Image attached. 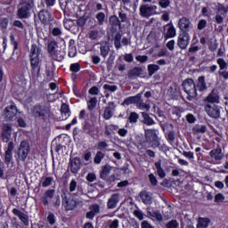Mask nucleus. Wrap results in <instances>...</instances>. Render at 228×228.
I'll return each instance as SVG.
<instances>
[{
  "label": "nucleus",
  "instance_id": "nucleus-1",
  "mask_svg": "<svg viewBox=\"0 0 228 228\" xmlns=\"http://www.w3.org/2000/svg\"><path fill=\"white\" fill-rule=\"evenodd\" d=\"M31 111L35 118L44 119L51 113V105L47 102L38 103L32 108Z\"/></svg>",
  "mask_w": 228,
  "mask_h": 228
},
{
  "label": "nucleus",
  "instance_id": "nucleus-2",
  "mask_svg": "<svg viewBox=\"0 0 228 228\" xmlns=\"http://www.w3.org/2000/svg\"><path fill=\"white\" fill-rule=\"evenodd\" d=\"M33 6H35L33 0H21L18 5L17 15L19 19H28Z\"/></svg>",
  "mask_w": 228,
  "mask_h": 228
},
{
  "label": "nucleus",
  "instance_id": "nucleus-3",
  "mask_svg": "<svg viewBox=\"0 0 228 228\" xmlns=\"http://www.w3.org/2000/svg\"><path fill=\"white\" fill-rule=\"evenodd\" d=\"M183 88L187 94L188 101H193L197 97V87L195 82L191 78H187L183 82Z\"/></svg>",
  "mask_w": 228,
  "mask_h": 228
},
{
  "label": "nucleus",
  "instance_id": "nucleus-4",
  "mask_svg": "<svg viewBox=\"0 0 228 228\" xmlns=\"http://www.w3.org/2000/svg\"><path fill=\"white\" fill-rule=\"evenodd\" d=\"M141 17L144 19H149V17H152V15H158V6L152 4H142L139 8Z\"/></svg>",
  "mask_w": 228,
  "mask_h": 228
},
{
  "label": "nucleus",
  "instance_id": "nucleus-5",
  "mask_svg": "<svg viewBox=\"0 0 228 228\" xmlns=\"http://www.w3.org/2000/svg\"><path fill=\"white\" fill-rule=\"evenodd\" d=\"M177 28L182 33H190L193 29V23H191L190 18L183 16L178 20Z\"/></svg>",
  "mask_w": 228,
  "mask_h": 228
},
{
  "label": "nucleus",
  "instance_id": "nucleus-6",
  "mask_svg": "<svg viewBox=\"0 0 228 228\" xmlns=\"http://www.w3.org/2000/svg\"><path fill=\"white\" fill-rule=\"evenodd\" d=\"M111 170H113V167L110 165H106L103 167L100 177L109 184H111V183H115V175H110Z\"/></svg>",
  "mask_w": 228,
  "mask_h": 228
},
{
  "label": "nucleus",
  "instance_id": "nucleus-7",
  "mask_svg": "<svg viewBox=\"0 0 228 228\" xmlns=\"http://www.w3.org/2000/svg\"><path fill=\"white\" fill-rule=\"evenodd\" d=\"M204 110L210 118H220V110H222V107L216 104H204Z\"/></svg>",
  "mask_w": 228,
  "mask_h": 228
},
{
  "label": "nucleus",
  "instance_id": "nucleus-8",
  "mask_svg": "<svg viewBox=\"0 0 228 228\" xmlns=\"http://www.w3.org/2000/svg\"><path fill=\"white\" fill-rule=\"evenodd\" d=\"M190 34L188 32H180L177 37V45L180 49L184 50L188 49L190 45Z\"/></svg>",
  "mask_w": 228,
  "mask_h": 228
},
{
  "label": "nucleus",
  "instance_id": "nucleus-9",
  "mask_svg": "<svg viewBox=\"0 0 228 228\" xmlns=\"http://www.w3.org/2000/svg\"><path fill=\"white\" fill-rule=\"evenodd\" d=\"M204 104H220V94L218 91L213 89L208 96L204 98Z\"/></svg>",
  "mask_w": 228,
  "mask_h": 228
},
{
  "label": "nucleus",
  "instance_id": "nucleus-10",
  "mask_svg": "<svg viewBox=\"0 0 228 228\" xmlns=\"http://www.w3.org/2000/svg\"><path fill=\"white\" fill-rule=\"evenodd\" d=\"M145 138L147 142H154L152 144L153 148L159 147V140L158 139V134H156V130L148 129L145 130Z\"/></svg>",
  "mask_w": 228,
  "mask_h": 228
},
{
  "label": "nucleus",
  "instance_id": "nucleus-11",
  "mask_svg": "<svg viewBox=\"0 0 228 228\" xmlns=\"http://www.w3.org/2000/svg\"><path fill=\"white\" fill-rule=\"evenodd\" d=\"M18 152L22 161H26L28 154H29V142L28 141H22L18 149Z\"/></svg>",
  "mask_w": 228,
  "mask_h": 228
},
{
  "label": "nucleus",
  "instance_id": "nucleus-12",
  "mask_svg": "<svg viewBox=\"0 0 228 228\" xmlns=\"http://www.w3.org/2000/svg\"><path fill=\"white\" fill-rule=\"evenodd\" d=\"M164 29L166 31L164 37L167 40H168V38H175V37H177V30L172 21L165 25Z\"/></svg>",
  "mask_w": 228,
  "mask_h": 228
},
{
  "label": "nucleus",
  "instance_id": "nucleus-13",
  "mask_svg": "<svg viewBox=\"0 0 228 228\" xmlns=\"http://www.w3.org/2000/svg\"><path fill=\"white\" fill-rule=\"evenodd\" d=\"M62 206L65 211H74L77 208V200L73 198H64L62 200Z\"/></svg>",
  "mask_w": 228,
  "mask_h": 228
},
{
  "label": "nucleus",
  "instance_id": "nucleus-14",
  "mask_svg": "<svg viewBox=\"0 0 228 228\" xmlns=\"http://www.w3.org/2000/svg\"><path fill=\"white\" fill-rule=\"evenodd\" d=\"M13 159V142H8L7 148L4 152V163L7 167L10 166Z\"/></svg>",
  "mask_w": 228,
  "mask_h": 228
},
{
  "label": "nucleus",
  "instance_id": "nucleus-15",
  "mask_svg": "<svg viewBox=\"0 0 228 228\" xmlns=\"http://www.w3.org/2000/svg\"><path fill=\"white\" fill-rule=\"evenodd\" d=\"M83 130L84 133L91 136V138H95L99 134L97 128L95 127V125L90 123H86L83 126Z\"/></svg>",
  "mask_w": 228,
  "mask_h": 228
},
{
  "label": "nucleus",
  "instance_id": "nucleus-16",
  "mask_svg": "<svg viewBox=\"0 0 228 228\" xmlns=\"http://www.w3.org/2000/svg\"><path fill=\"white\" fill-rule=\"evenodd\" d=\"M12 214L22 222V224L26 226L29 225V216L24 214V212L19 210L18 208L12 209Z\"/></svg>",
  "mask_w": 228,
  "mask_h": 228
},
{
  "label": "nucleus",
  "instance_id": "nucleus-17",
  "mask_svg": "<svg viewBox=\"0 0 228 228\" xmlns=\"http://www.w3.org/2000/svg\"><path fill=\"white\" fill-rule=\"evenodd\" d=\"M115 102H110L103 113V118L105 120H110V118L113 117V114L115 113Z\"/></svg>",
  "mask_w": 228,
  "mask_h": 228
},
{
  "label": "nucleus",
  "instance_id": "nucleus-18",
  "mask_svg": "<svg viewBox=\"0 0 228 228\" xmlns=\"http://www.w3.org/2000/svg\"><path fill=\"white\" fill-rule=\"evenodd\" d=\"M3 142L8 143L10 138H12V125L4 124L2 132Z\"/></svg>",
  "mask_w": 228,
  "mask_h": 228
},
{
  "label": "nucleus",
  "instance_id": "nucleus-19",
  "mask_svg": "<svg viewBox=\"0 0 228 228\" xmlns=\"http://www.w3.org/2000/svg\"><path fill=\"white\" fill-rule=\"evenodd\" d=\"M119 200H120V194H118V193L112 194L107 202L108 209H115V208H117V204H118Z\"/></svg>",
  "mask_w": 228,
  "mask_h": 228
},
{
  "label": "nucleus",
  "instance_id": "nucleus-20",
  "mask_svg": "<svg viewBox=\"0 0 228 228\" xmlns=\"http://www.w3.org/2000/svg\"><path fill=\"white\" fill-rule=\"evenodd\" d=\"M54 193H56V191H54V189L47 190L45 192L44 196L41 198L42 204H44V206H49V199L54 200Z\"/></svg>",
  "mask_w": 228,
  "mask_h": 228
},
{
  "label": "nucleus",
  "instance_id": "nucleus-21",
  "mask_svg": "<svg viewBox=\"0 0 228 228\" xmlns=\"http://www.w3.org/2000/svg\"><path fill=\"white\" fill-rule=\"evenodd\" d=\"M4 115L6 120H12L13 117L17 115V107L11 105L10 107L5 108L4 110Z\"/></svg>",
  "mask_w": 228,
  "mask_h": 228
},
{
  "label": "nucleus",
  "instance_id": "nucleus-22",
  "mask_svg": "<svg viewBox=\"0 0 228 228\" xmlns=\"http://www.w3.org/2000/svg\"><path fill=\"white\" fill-rule=\"evenodd\" d=\"M81 169V159L76 157L70 159V170L72 174H77Z\"/></svg>",
  "mask_w": 228,
  "mask_h": 228
},
{
  "label": "nucleus",
  "instance_id": "nucleus-23",
  "mask_svg": "<svg viewBox=\"0 0 228 228\" xmlns=\"http://www.w3.org/2000/svg\"><path fill=\"white\" fill-rule=\"evenodd\" d=\"M55 57H53V60H54L55 61H63L65 55L67 54V51L65 50L64 46H59V48H57L55 50Z\"/></svg>",
  "mask_w": 228,
  "mask_h": 228
},
{
  "label": "nucleus",
  "instance_id": "nucleus-24",
  "mask_svg": "<svg viewBox=\"0 0 228 228\" xmlns=\"http://www.w3.org/2000/svg\"><path fill=\"white\" fill-rule=\"evenodd\" d=\"M209 156L210 158H212V159H215L217 164L219 163V161H222L224 159V154L222 153V149L220 148L210 151Z\"/></svg>",
  "mask_w": 228,
  "mask_h": 228
},
{
  "label": "nucleus",
  "instance_id": "nucleus-25",
  "mask_svg": "<svg viewBox=\"0 0 228 228\" xmlns=\"http://www.w3.org/2000/svg\"><path fill=\"white\" fill-rule=\"evenodd\" d=\"M140 199L143 204H146V206L152 204V193L147 191H142L140 192Z\"/></svg>",
  "mask_w": 228,
  "mask_h": 228
},
{
  "label": "nucleus",
  "instance_id": "nucleus-26",
  "mask_svg": "<svg viewBox=\"0 0 228 228\" xmlns=\"http://www.w3.org/2000/svg\"><path fill=\"white\" fill-rule=\"evenodd\" d=\"M39 20L43 24H48L51 22V12L46 10H41L38 13Z\"/></svg>",
  "mask_w": 228,
  "mask_h": 228
},
{
  "label": "nucleus",
  "instance_id": "nucleus-27",
  "mask_svg": "<svg viewBox=\"0 0 228 228\" xmlns=\"http://www.w3.org/2000/svg\"><path fill=\"white\" fill-rule=\"evenodd\" d=\"M196 88L199 92H206L208 90V84H206V77L204 76L199 77Z\"/></svg>",
  "mask_w": 228,
  "mask_h": 228
},
{
  "label": "nucleus",
  "instance_id": "nucleus-28",
  "mask_svg": "<svg viewBox=\"0 0 228 228\" xmlns=\"http://www.w3.org/2000/svg\"><path fill=\"white\" fill-rule=\"evenodd\" d=\"M137 102H140V94L126 98L122 102V106H131V104H136Z\"/></svg>",
  "mask_w": 228,
  "mask_h": 228
},
{
  "label": "nucleus",
  "instance_id": "nucleus-29",
  "mask_svg": "<svg viewBox=\"0 0 228 228\" xmlns=\"http://www.w3.org/2000/svg\"><path fill=\"white\" fill-rule=\"evenodd\" d=\"M142 72L143 69L142 68L135 67L128 72V77L129 79H136V77H140V76H142Z\"/></svg>",
  "mask_w": 228,
  "mask_h": 228
},
{
  "label": "nucleus",
  "instance_id": "nucleus-30",
  "mask_svg": "<svg viewBox=\"0 0 228 228\" xmlns=\"http://www.w3.org/2000/svg\"><path fill=\"white\" fill-rule=\"evenodd\" d=\"M100 53L102 58H107L110 54V45L107 42H102L100 44Z\"/></svg>",
  "mask_w": 228,
  "mask_h": 228
},
{
  "label": "nucleus",
  "instance_id": "nucleus-31",
  "mask_svg": "<svg viewBox=\"0 0 228 228\" xmlns=\"http://www.w3.org/2000/svg\"><path fill=\"white\" fill-rule=\"evenodd\" d=\"M59 48L60 46H58V43H56L55 41H52L48 44V53L52 59L53 58V56L56 57L54 53H56V50Z\"/></svg>",
  "mask_w": 228,
  "mask_h": 228
},
{
  "label": "nucleus",
  "instance_id": "nucleus-32",
  "mask_svg": "<svg viewBox=\"0 0 228 228\" xmlns=\"http://www.w3.org/2000/svg\"><path fill=\"white\" fill-rule=\"evenodd\" d=\"M211 220L208 217H199L197 228H208Z\"/></svg>",
  "mask_w": 228,
  "mask_h": 228
},
{
  "label": "nucleus",
  "instance_id": "nucleus-33",
  "mask_svg": "<svg viewBox=\"0 0 228 228\" xmlns=\"http://www.w3.org/2000/svg\"><path fill=\"white\" fill-rule=\"evenodd\" d=\"M155 167L159 177H160V179H165V177H167V173H165V169L161 167V160L155 162Z\"/></svg>",
  "mask_w": 228,
  "mask_h": 228
},
{
  "label": "nucleus",
  "instance_id": "nucleus-34",
  "mask_svg": "<svg viewBox=\"0 0 228 228\" xmlns=\"http://www.w3.org/2000/svg\"><path fill=\"white\" fill-rule=\"evenodd\" d=\"M142 118H143V124L146 126H154L156 124V121L147 112H142Z\"/></svg>",
  "mask_w": 228,
  "mask_h": 228
},
{
  "label": "nucleus",
  "instance_id": "nucleus-35",
  "mask_svg": "<svg viewBox=\"0 0 228 228\" xmlns=\"http://www.w3.org/2000/svg\"><path fill=\"white\" fill-rule=\"evenodd\" d=\"M61 113L62 117H65V119L70 117V109L67 103H62L61 107Z\"/></svg>",
  "mask_w": 228,
  "mask_h": 228
},
{
  "label": "nucleus",
  "instance_id": "nucleus-36",
  "mask_svg": "<svg viewBox=\"0 0 228 228\" xmlns=\"http://www.w3.org/2000/svg\"><path fill=\"white\" fill-rule=\"evenodd\" d=\"M53 181H54L53 177H51V176L43 177L41 179V185L43 188H48V186H51V184H53Z\"/></svg>",
  "mask_w": 228,
  "mask_h": 228
},
{
  "label": "nucleus",
  "instance_id": "nucleus-37",
  "mask_svg": "<svg viewBox=\"0 0 228 228\" xmlns=\"http://www.w3.org/2000/svg\"><path fill=\"white\" fill-rule=\"evenodd\" d=\"M50 33L56 38H61V36L63 35V31L60 27L53 28L52 29H50Z\"/></svg>",
  "mask_w": 228,
  "mask_h": 228
},
{
  "label": "nucleus",
  "instance_id": "nucleus-38",
  "mask_svg": "<svg viewBox=\"0 0 228 228\" xmlns=\"http://www.w3.org/2000/svg\"><path fill=\"white\" fill-rule=\"evenodd\" d=\"M135 104H136L138 110H146V111H149V110H151V105L143 102L141 96H139V102Z\"/></svg>",
  "mask_w": 228,
  "mask_h": 228
},
{
  "label": "nucleus",
  "instance_id": "nucleus-39",
  "mask_svg": "<svg viewBox=\"0 0 228 228\" xmlns=\"http://www.w3.org/2000/svg\"><path fill=\"white\" fill-rule=\"evenodd\" d=\"M216 63L219 65V70H227L228 62L224 58L217 59Z\"/></svg>",
  "mask_w": 228,
  "mask_h": 228
},
{
  "label": "nucleus",
  "instance_id": "nucleus-40",
  "mask_svg": "<svg viewBox=\"0 0 228 228\" xmlns=\"http://www.w3.org/2000/svg\"><path fill=\"white\" fill-rule=\"evenodd\" d=\"M97 106V97H91L89 101H87V109L89 111H92Z\"/></svg>",
  "mask_w": 228,
  "mask_h": 228
},
{
  "label": "nucleus",
  "instance_id": "nucleus-41",
  "mask_svg": "<svg viewBox=\"0 0 228 228\" xmlns=\"http://www.w3.org/2000/svg\"><path fill=\"white\" fill-rule=\"evenodd\" d=\"M159 70V66L158 64H149L148 65V74L149 76H154L156 72Z\"/></svg>",
  "mask_w": 228,
  "mask_h": 228
},
{
  "label": "nucleus",
  "instance_id": "nucleus-42",
  "mask_svg": "<svg viewBox=\"0 0 228 228\" xmlns=\"http://www.w3.org/2000/svg\"><path fill=\"white\" fill-rule=\"evenodd\" d=\"M40 56V50L37 45H32L30 48V58L39 57Z\"/></svg>",
  "mask_w": 228,
  "mask_h": 228
},
{
  "label": "nucleus",
  "instance_id": "nucleus-43",
  "mask_svg": "<svg viewBox=\"0 0 228 228\" xmlns=\"http://www.w3.org/2000/svg\"><path fill=\"white\" fill-rule=\"evenodd\" d=\"M121 40L122 35H120V33L116 34L114 37V46L118 50L122 48V44L120 43Z\"/></svg>",
  "mask_w": 228,
  "mask_h": 228
},
{
  "label": "nucleus",
  "instance_id": "nucleus-44",
  "mask_svg": "<svg viewBox=\"0 0 228 228\" xmlns=\"http://www.w3.org/2000/svg\"><path fill=\"white\" fill-rule=\"evenodd\" d=\"M95 19L97 20L99 26H102L106 20V14L104 12H98L95 15Z\"/></svg>",
  "mask_w": 228,
  "mask_h": 228
},
{
  "label": "nucleus",
  "instance_id": "nucleus-45",
  "mask_svg": "<svg viewBox=\"0 0 228 228\" xmlns=\"http://www.w3.org/2000/svg\"><path fill=\"white\" fill-rule=\"evenodd\" d=\"M107 225L109 228H118L120 227V221L118 219H114V220L110 219L107 222Z\"/></svg>",
  "mask_w": 228,
  "mask_h": 228
},
{
  "label": "nucleus",
  "instance_id": "nucleus-46",
  "mask_svg": "<svg viewBox=\"0 0 228 228\" xmlns=\"http://www.w3.org/2000/svg\"><path fill=\"white\" fill-rule=\"evenodd\" d=\"M149 216H151V218H156L158 222H162L163 221V216L159 211H152L149 212Z\"/></svg>",
  "mask_w": 228,
  "mask_h": 228
},
{
  "label": "nucleus",
  "instance_id": "nucleus-47",
  "mask_svg": "<svg viewBox=\"0 0 228 228\" xmlns=\"http://www.w3.org/2000/svg\"><path fill=\"white\" fill-rule=\"evenodd\" d=\"M138 118H140V116H138V113L132 112L128 117V122H130V124H136V122H138Z\"/></svg>",
  "mask_w": 228,
  "mask_h": 228
},
{
  "label": "nucleus",
  "instance_id": "nucleus-48",
  "mask_svg": "<svg viewBox=\"0 0 228 228\" xmlns=\"http://www.w3.org/2000/svg\"><path fill=\"white\" fill-rule=\"evenodd\" d=\"M104 156H105V154L102 151H97L96 155L94 157V163L96 165H100L101 161H102V159H104Z\"/></svg>",
  "mask_w": 228,
  "mask_h": 228
},
{
  "label": "nucleus",
  "instance_id": "nucleus-49",
  "mask_svg": "<svg viewBox=\"0 0 228 228\" xmlns=\"http://www.w3.org/2000/svg\"><path fill=\"white\" fill-rule=\"evenodd\" d=\"M30 65L32 69H38V65H40L39 57H30Z\"/></svg>",
  "mask_w": 228,
  "mask_h": 228
},
{
  "label": "nucleus",
  "instance_id": "nucleus-50",
  "mask_svg": "<svg viewBox=\"0 0 228 228\" xmlns=\"http://www.w3.org/2000/svg\"><path fill=\"white\" fill-rule=\"evenodd\" d=\"M216 10L221 15H225V13H227L228 12V8L225 7V5H224L223 4H217Z\"/></svg>",
  "mask_w": 228,
  "mask_h": 228
},
{
  "label": "nucleus",
  "instance_id": "nucleus-51",
  "mask_svg": "<svg viewBox=\"0 0 228 228\" xmlns=\"http://www.w3.org/2000/svg\"><path fill=\"white\" fill-rule=\"evenodd\" d=\"M77 55V50L75 45H69V58H76Z\"/></svg>",
  "mask_w": 228,
  "mask_h": 228
},
{
  "label": "nucleus",
  "instance_id": "nucleus-52",
  "mask_svg": "<svg viewBox=\"0 0 228 228\" xmlns=\"http://www.w3.org/2000/svg\"><path fill=\"white\" fill-rule=\"evenodd\" d=\"M53 206L55 209H58L60 206H61V200L60 199V196L57 195L53 199Z\"/></svg>",
  "mask_w": 228,
  "mask_h": 228
},
{
  "label": "nucleus",
  "instance_id": "nucleus-53",
  "mask_svg": "<svg viewBox=\"0 0 228 228\" xmlns=\"http://www.w3.org/2000/svg\"><path fill=\"white\" fill-rule=\"evenodd\" d=\"M118 88L117 86H111L110 84H105L103 86V90H106V92H117Z\"/></svg>",
  "mask_w": 228,
  "mask_h": 228
},
{
  "label": "nucleus",
  "instance_id": "nucleus-54",
  "mask_svg": "<svg viewBox=\"0 0 228 228\" xmlns=\"http://www.w3.org/2000/svg\"><path fill=\"white\" fill-rule=\"evenodd\" d=\"M97 147L99 151H108L109 144L106 141H102L98 142Z\"/></svg>",
  "mask_w": 228,
  "mask_h": 228
},
{
  "label": "nucleus",
  "instance_id": "nucleus-55",
  "mask_svg": "<svg viewBox=\"0 0 228 228\" xmlns=\"http://www.w3.org/2000/svg\"><path fill=\"white\" fill-rule=\"evenodd\" d=\"M167 228H179V222L177 220H171L166 224Z\"/></svg>",
  "mask_w": 228,
  "mask_h": 228
},
{
  "label": "nucleus",
  "instance_id": "nucleus-56",
  "mask_svg": "<svg viewBox=\"0 0 228 228\" xmlns=\"http://www.w3.org/2000/svg\"><path fill=\"white\" fill-rule=\"evenodd\" d=\"M110 22H111V24L113 25V26H120V24H121V21H120V19H118L117 16H111L110 18Z\"/></svg>",
  "mask_w": 228,
  "mask_h": 228
},
{
  "label": "nucleus",
  "instance_id": "nucleus-57",
  "mask_svg": "<svg viewBox=\"0 0 228 228\" xmlns=\"http://www.w3.org/2000/svg\"><path fill=\"white\" fill-rule=\"evenodd\" d=\"M69 69L71 72L77 73L81 70V65H79V63H73L70 65Z\"/></svg>",
  "mask_w": 228,
  "mask_h": 228
},
{
  "label": "nucleus",
  "instance_id": "nucleus-58",
  "mask_svg": "<svg viewBox=\"0 0 228 228\" xmlns=\"http://www.w3.org/2000/svg\"><path fill=\"white\" fill-rule=\"evenodd\" d=\"M8 24H9L8 18L0 19V28H2V29H6L8 28Z\"/></svg>",
  "mask_w": 228,
  "mask_h": 228
},
{
  "label": "nucleus",
  "instance_id": "nucleus-59",
  "mask_svg": "<svg viewBox=\"0 0 228 228\" xmlns=\"http://www.w3.org/2000/svg\"><path fill=\"white\" fill-rule=\"evenodd\" d=\"M159 6L163 9L168 8L170 6V0H159Z\"/></svg>",
  "mask_w": 228,
  "mask_h": 228
},
{
  "label": "nucleus",
  "instance_id": "nucleus-60",
  "mask_svg": "<svg viewBox=\"0 0 228 228\" xmlns=\"http://www.w3.org/2000/svg\"><path fill=\"white\" fill-rule=\"evenodd\" d=\"M77 188V182H76V180H71L69 183V192L74 193Z\"/></svg>",
  "mask_w": 228,
  "mask_h": 228
},
{
  "label": "nucleus",
  "instance_id": "nucleus-61",
  "mask_svg": "<svg viewBox=\"0 0 228 228\" xmlns=\"http://www.w3.org/2000/svg\"><path fill=\"white\" fill-rule=\"evenodd\" d=\"M90 210L93 211L94 215H99V213L101 212V206H99L98 204H94L90 207Z\"/></svg>",
  "mask_w": 228,
  "mask_h": 228
},
{
  "label": "nucleus",
  "instance_id": "nucleus-62",
  "mask_svg": "<svg viewBox=\"0 0 228 228\" xmlns=\"http://www.w3.org/2000/svg\"><path fill=\"white\" fill-rule=\"evenodd\" d=\"M224 200L225 196H224L222 193H218L215 196V202H216V204H220V202H224Z\"/></svg>",
  "mask_w": 228,
  "mask_h": 228
},
{
  "label": "nucleus",
  "instance_id": "nucleus-63",
  "mask_svg": "<svg viewBox=\"0 0 228 228\" xmlns=\"http://www.w3.org/2000/svg\"><path fill=\"white\" fill-rule=\"evenodd\" d=\"M134 216H135L138 220H143V212L140 209H136L134 211Z\"/></svg>",
  "mask_w": 228,
  "mask_h": 228
},
{
  "label": "nucleus",
  "instance_id": "nucleus-64",
  "mask_svg": "<svg viewBox=\"0 0 228 228\" xmlns=\"http://www.w3.org/2000/svg\"><path fill=\"white\" fill-rule=\"evenodd\" d=\"M218 74L223 79L227 80L228 79V70L227 69H223L219 70Z\"/></svg>",
  "mask_w": 228,
  "mask_h": 228
}]
</instances>
